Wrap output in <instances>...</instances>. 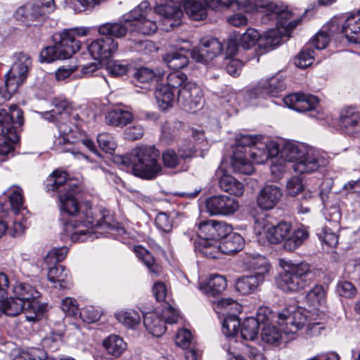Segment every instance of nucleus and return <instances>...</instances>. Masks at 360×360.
<instances>
[{"mask_svg": "<svg viewBox=\"0 0 360 360\" xmlns=\"http://www.w3.org/2000/svg\"><path fill=\"white\" fill-rule=\"evenodd\" d=\"M68 174L55 170L46 179V189L48 192H57L62 212L63 236L72 242H84L98 238L94 231L96 227L115 229L118 233H125L123 227L111 224L112 217L103 212L101 218L95 219L91 207L79 212V203L75 198L79 188L75 183L67 181Z\"/></svg>", "mask_w": 360, "mask_h": 360, "instance_id": "1", "label": "nucleus"}, {"mask_svg": "<svg viewBox=\"0 0 360 360\" xmlns=\"http://www.w3.org/2000/svg\"><path fill=\"white\" fill-rule=\"evenodd\" d=\"M262 13V21L268 24L275 22L276 27L261 35L255 29L249 27V51L256 53L257 62L259 56L278 46L283 38L290 37L291 32L301 22V17L295 14L283 4L269 2L268 0H249V13Z\"/></svg>", "mask_w": 360, "mask_h": 360, "instance_id": "2", "label": "nucleus"}, {"mask_svg": "<svg viewBox=\"0 0 360 360\" xmlns=\"http://www.w3.org/2000/svg\"><path fill=\"white\" fill-rule=\"evenodd\" d=\"M159 155L160 153L155 147L142 146L134 148L126 155H115L114 162L123 169H130L136 176L152 179L162 169L158 162Z\"/></svg>", "mask_w": 360, "mask_h": 360, "instance_id": "3", "label": "nucleus"}, {"mask_svg": "<svg viewBox=\"0 0 360 360\" xmlns=\"http://www.w3.org/2000/svg\"><path fill=\"white\" fill-rule=\"evenodd\" d=\"M241 305L231 298H223L213 302V309L219 315L224 316L221 331L224 336L233 343L240 342L241 346L246 347L248 329L245 321L240 323V320L236 315L240 313Z\"/></svg>", "mask_w": 360, "mask_h": 360, "instance_id": "4", "label": "nucleus"}, {"mask_svg": "<svg viewBox=\"0 0 360 360\" xmlns=\"http://www.w3.org/2000/svg\"><path fill=\"white\" fill-rule=\"evenodd\" d=\"M89 32L88 27L74 28L53 35L54 44L45 47L40 53L41 63H51L56 60L70 58L81 48V42L76 37H84Z\"/></svg>", "mask_w": 360, "mask_h": 360, "instance_id": "5", "label": "nucleus"}, {"mask_svg": "<svg viewBox=\"0 0 360 360\" xmlns=\"http://www.w3.org/2000/svg\"><path fill=\"white\" fill-rule=\"evenodd\" d=\"M23 123V112L18 105L0 109V161H5L6 155L13 151V145L19 140L18 128Z\"/></svg>", "mask_w": 360, "mask_h": 360, "instance_id": "6", "label": "nucleus"}, {"mask_svg": "<svg viewBox=\"0 0 360 360\" xmlns=\"http://www.w3.org/2000/svg\"><path fill=\"white\" fill-rule=\"evenodd\" d=\"M279 265L283 271L276 279V284L281 290L298 292L307 286L312 279V271L307 262L294 263L285 259H279Z\"/></svg>", "mask_w": 360, "mask_h": 360, "instance_id": "7", "label": "nucleus"}, {"mask_svg": "<svg viewBox=\"0 0 360 360\" xmlns=\"http://www.w3.org/2000/svg\"><path fill=\"white\" fill-rule=\"evenodd\" d=\"M32 66L31 57L23 52L15 53L13 55V63L6 75L5 88L7 94L5 98L17 91L18 89L27 79L29 71Z\"/></svg>", "mask_w": 360, "mask_h": 360, "instance_id": "8", "label": "nucleus"}, {"mask_svg": "<svg viewBox=\"0 0 360 360\" xmlns=\"http://www.w3.org/2000/svg\"><path fill=\"white\" fill-rule=\"evenodd\" d=\"M269 221L264 217H255L253 232L259 243H262L264 236L266 240L273 244L284 243L291 232V224L286 221H280L278 224L268 227Z\"/></svg>", "mask_w": 360, "mask_h": 360, "instance_id": "9", "label": "nucleus"}, {"mask_svg": "<svg viewBox=\"0 0 360 360\" xmlns=\"http://www.w3.org/2000/svg\"><path fill=\"white\" fill-rule=\"evenodd\" d=\"M13 292L14 295L22 301L33 312V315H27V319L30 321L39 320L45 308L38 301L41 295L40 292L29 283L23 282H16Z\"/></svg>", "mask_w": 360, "mask_h": 360, "instance_id": "10", "label": "nucleus"}, {"mask_svg": "<svg viewBox=\"0 0 360 360\" xmlns=\"http://www.w3.org/2000/svg\"><path fill=\"white\" fill-rule=\"evenodd\" d=\"M264 139V137L260 134H249V158L253 163L264 164L279 153V146L276 142L267 143Z\"/></svg>", "mask_w": 360, "mask_h": 360, "instance_id": "11", "label": "nucleus"}, {"mask_svg": "<svg viewBox=\"0 0 360 360\" xmlns=\"http://www.w3.org/2000/svg\"><path fill=\"white\" fill-rule=\"evenodd\" d=\"M308 311L300 307L290 306L278 314V323L285 334L296 333L306 324Z\"/></svg>", "mask_w": 360, "mask_h": 360, "instance_id": "12", "label": "nucleus"}, {"mask_svg": "<svg viewBox=\"0 0 360 360\" xmlns=\"http://www.w3.org/2000/svg\"><path fill=\"white\" fill-rule=\"evenodd\" d=\"M55 8L54 0H39L37 4H27L19 7L15 15L18 19L30 25L32 22L39 20L46 14L52 13Z\"/></svg>", "mask_w": 360, "mask_h": 360, "instance_id": "13", "label": "nucleus"}, {"mask_svg": "<svg viewBox=\"0 0 360 360\" xmlns=\"http://www.w3.org/2000/svg\"><path fill=\"white\" fill-rule=\"evenodd\" d=\"M176 101L185 111L195 112L202 103V92L199 86L193 82L185 83L179 89Z\"/></svg>", "mask_w": 360, "mask_h": 360, "instance_id": "14", "label": "nucleus"}, {"mask_svg": "<svg viewBox=\"0 0 360 360\" xmlns=\"http://www.w3.org/2000/svg\"><path fill=\"white\" fill-rule=\"evenodd\" d=\"M223 50L222 44L212 37H204L200 44L191 53L192 58L197 62L206 63L219 55Z\"/></svg>", "mask_w": 360, "mask_h": 360, "instance_id": "15", "label": "nucleus"}, {"mask_svg": "<svg viewBox=\"0 0 360 360\" xmlns=\"http://www.w3.org/2000/svg\"><path fill=\"white\" fill-rule=\"evenodd\" d=\"M207 212L210 215H230L239 207L238 202L233 198L219 195H213L205 202Z\"/></svg>", "mask_w": 360, "mask_h": 360, "instance_id": "16", "label": "nucleus"}, {"mask_svg": "<svg viewBox=\"0 0 360 360\" xmlns=\"http://www.w3.org/2000/svg\"><path fill=\"white\" fill-rule=\"evenodd\" d=\"M326 163V160L318 151L307 148L299 161L293 164L292 168L297 173H311L325 166Z\"/></svg>", "mask_w": 360, "mask_h": 360, "instance_id": "17", "label": "nucleus"}, {"mask_svg": "<svg viewBox=\"0 0 360 360\" xmlns=\"http://www.w3.org/2000/svg\"><path fill=\"white\" fill-rule=\"evenodd\" d=\"M117 42L110 37H102L94 40L89 46L91 56L96 60L110 58L117 51Z\"/></svg>", "mask_w": 360, "mask_h": 360, "instance_id": "18", "label": "nucleus"}, {"mask_svg": "<svg viewBox=\"0 0 360 360\" xmlns=\"http://www.w3.org/2000/svg\"><path fill=\"white\" fill-rule=\"evenodd\" d=\"M232 231L231 225L225 222L209 220L199 224V238L219 241Z\"/></svg>", "mask_w": 360, "mask_h": 360, "instance_id": "19", "label": "nucleus"}, {"mask_svg": "<svg viewBox=\"0 0 360 360\" xmlns=\"http://www.w3.org/2000/svg\"><path fill=\"white\" fill-rule=\"evenodd\" d=\"M248 136L240 135L235 139V144L232 147L231 166L236 173L247 174L248 162L246 160V148Z\"/></svg>", "mask_w": 360, "mask_h": 360, "instance_id": "20", "label": "nucleus"}, {"mask_svg": "<svg viewBox=\"0 0 360 360\" xmlns=\"http://www.w3.org/2000/svg\"><path fill=\"white\" fill-rule=\"evenodd\" d=\"M283 102L289 108L297 112L311 111L319 103L316 96L302 93H295L283 98Z\"/></svg>", "mask_w": 360, "mask_h": 360, "instance_id": "21", "label": "nucleus"}, {"mask_svg": "<svg viewBox=\"0 0 360 360\" xmlns=\"http://www.w3.org/2000/svg\"><path fill=\"white\" fill-rule=\"evenodd\" d=\"M154 12L167 20L171 27L183 15L179 4L173 0H160L154 7Z\"/></svg>", "mask_w": 360, "mask_h": 360, "instance_id": "22", "label": "nucleus"}, {"mask_svg": "<svg viewBox=\"0 0 360 360\" xmlns=\"http://www.w3.org/2000/svg\"><path fill=\"white\" fill-rule=\"evenodd\" d=\"M283 193L281 189L274 185H266L259 192L257 203L262 210H271L280 201Z\"/></svg>", "mask_w": 360, "mask_h": 360, "instance_id": "23", "label": "nucleus"}, {"mask_svg": "<svg viewBox=\"0 0 360 360\" xmlns=\"http://www.w3.org/2000/svg\"><path fill=\"white\" fill-rule=\"evenodd\" d=\"M338 30L349 41L360 44V10L356 13L348 16L341 25H339Z\"/></svg>", "mask_w": 360, "mask_h": 360, "instance_id": "24", "label": "nucleus"}, {"mask_svg": "<svg viewBox=\"0 0 360 360\" xmlns=\"http://www.w3.org/2000/svg\"><path fill=\"white\" fill-rule=\"evenodd\" d=\"M208 0H183L182 6L186 15L192 20L199 21L205 19L211 10Z\"/></svg>", "mask_w": 360, "mask_h": 360, "instance_id": "25", "label": "nucleus"}, {"mask_svg": "<svg viewBox=\"0 0 360 360\" xmlns=\"http://www.w3.org/2000/svg\"><path fill=\"white\" fill-rule=\"evenodd\" d=\"M151 13L149 1H141L134 8L123 15L124 22L128 24L131 32L139 24L147 18Z\"/></svg>", "mask_w": 360, "mask_h": 360, "instance_id": "26", "label": "nucleus"}, {"mask_svg": "<svg viewBox=\"0 0 360 360\" xmlns=\"http://www.w3.org/2000/svg\"><path fill=\"white\" fill-rule=\"evenodd\" d=\"M219 174H221V176L219 177L218 184L222 191L237 196L243 195L245 187L240 181L231 174L224 172L220 167L217 170V174L219 175Z\"/></svg>", "mask_w": 360, "mask_h": 360, "instance_id": "27", "label": "nucleus"}, {"mask_svg": "<svg viewBox=\"0 0 360 360\" xmlns=\"http://www.w3.org/2000/svg\"><path fill=\"white\" fill-rule=\"evenodd\" d=\"M68 117V115L67 116ZM68 117L64 120H67ZM62 118L57 122V127L58 130V136L53 141V148L57 149L63 148V146L74 143L76 138V129L70 126V123L62 121Z\"/></svg>", "mask_w": 360, "mask_h": 360, "instance_id": "28", "label": "nucleus"}, {"mask_svg": "<svg viewBox=\"0 0 360 360\" xmlns=\"http://www.w3.org/2000/svg\"><path fill=\"white\" fill-rule=\"evenodd\" d=\"M23 310L28 313L32 311L30 308L15 296L14 297H10L4 299V296L2 295L0 298V314L4 313L9 316H15L20 314Z\"/></svg>", "mask_w": 360, "mask_h": 360, "instance_id": "29", "label": "nucleus"}, {"mask_svg": "<svg viewBox=\"0 0 360 360\" xmlns=\"http://www.w3.org/2000/svg\"><path fill=\"white\" fill-rule=\"evenodd\" d=\"M188 51V47H182L176 51L168 52L163 56V60L170 69L179 70L184 68L189 61L186 54Z\"/></svg>", "mask_w": 360, "mask_h": 360, "instance_id": "30", "label": "nucleus"}, {"mask_svg": "<svg viewBox=\"0 0 360 360\" xmlns=\"http://www.w3.org/2000/svg\"><path fill=\"white\" fill-rule=\"evenodd\" d=\"M195 152L191 144H188L185 148L181 147L176 154L173 150H167L162 153V160L167 167L174 168L179 163L180 158L186 159L191 157Z\"/></svg>", "mask_w": 360, "mask_h": 360, "instance_id": "31", "label": "nucleus"}, {"mask_svg": "<svg viewBox=\"0 0 360 360\" xmlns=\"http://www.w3.org/2000/svg\"><path fill=\"white\" fill-rule=\"evenodd\" d=\"M285 89V85L283 79H280L278 76L270 78L262 88H257L255 91H249V100L252 96H256L257 93L263 96L265 94L270 96H277V95Z\"/></svg>", "mask_w": 360, "mask_h": 360, "instance_id": "32", "label": "nucleus"}, {"mask_svg": "<svg viewBox=\"0 0 360 360\" xmlns=\"http://www.w3.org/2000/svg\"><path fill=\"white\" fill-rule=\"evenodd\" d=\"M272 316V312L269 307H259L255 312V315L249 316V328H251V333L249 334V340H253L259 333V326L269 321Z\"/></svg>", "mask_w": 360, "mask_h": 360, "instance_id": "33", "label": "nucleus"}, {"mask_svg": "<svg viewBox=\"0 0 360 360\" xmlns=\"http://www.w3.org/2000/svg\"><path fill=\"white\" fill-rule=\"evenodd\" d=\"M338 29L339 24L337 20H332L328 25L323 27V30L311 39L310 44L318 50L326 48L330 40V36L333 35L335 31Z\"/></svg>", "mask_w": 360, "mask_h": 360, "instance_id": "34", "label": "nucleus"}, {"mask_svg": "<svg viewBox=\"0 0 360 360\" xmlns=\"http://www.w3.org/2000/svg\"><path fill=\"white\" fill-rule=\"evenodd\" d=\"M128 31L130 32V27L124 22L123 15L118 22H106L98 27L100 34L110 37H122Z\"/></svg>", "mask_w": 360, "mask_h": 360, "instance_id": "35", "label": "nucleus"}, {"mask_svg": "<svg viewBox=\"0 0 360 360\" xmlns=\"http://www.w3.org/2000/svg\"><path fill=\"white\" fill-rule=\"evenodd\" d=\"M48 279L54 283V287L59 290L67 288L70 285L69 272L64 266L56 265L49 268Z\"/></svg>", "mask_w": 360, "mask_h": 360, "instance_id": "36", "label": "nucleus"}, {"mask_svg": "<svg viewBox=\"0 0 360 360\" xmlns=\"http://www.w3.org/2000/svg\"><path fill=\"white\" fill-rule=\"evenodd\" d=\"M195 251L206 257L218 258L221 254L220 241L199 238L196 242Z\"/></svg>", "mask_w": 360, "mask_h": 360, "instance_id": "37", "label": "nucleus"}, {"mask_svg": "<svg viewBox=\"0 0 360 360\" xmlns=\"http://www.w3.org/2000/svg\"><path fill=\"white\" fill-rule=\"evenodd\" d=\"M15 219L13 221V226L9 229L7 223L0 220V238L8 230L10 234L13 237L21 236L27 228V220L25 217V213H13Z\"/></svg>", "mask_w": 360, "mask_h": 360, "instance_id": "38", "label": "nucleus"}, {"mask_svg": "<svg viewBox=\"0 0 360 360\" xmlns=\"http://www.w3.org/2000/svg\"><path fill=\"white\" fill-rule=\"evenodd\" d=\"M134 119L133 114L122 109H115L109 111L105 117V123L113 127H123Z\"/></svg>", "mask_w": 360, "mask_h": 360, "instance_id": "39", "label": "nucleus"}, {"mask_svg": "<svg viewBox=\"0 0 360 360\" xmlns=\"http://www.w3.org/2000/svg\"><path fill=\"white\" fill-rule=\"evenodd\" d=\"M155 97L160 108L162 110L172 108L176 102L175 91L164 84H160L156 88Z\"/></svg>", "mask_w": 360, "mask_h": 360, "instance_id": "40", "label": "nucleus"}, {"mask_svg": "<svg viewBox=\"0 0 360 360\" xmlns=\"http://www.w3.org/2000/svg\"><path fill=\"white\" fill-rule=\"evenodd\" d=\"M307 148L303 145L288 142L281 150L279 149L280 156L286 162H297L304 155Z\"/></svg>", "mask_w": 360, "mask_h": 360, "instance_id": "41", "label": "nucleus"}, {"mask_svg": "<svg viewBox=\"0 0 360 360\" xmlns=\"http://www.w3.org/2000/svg\"><path fill=\"white\" fill-rule=\"evenodd\" d=\"M68 102L66 100L56 99L53 101V108L49 111L40 112V116L49 122L59 120V116L62 119L67 117L68 112Z\"/></svg>", "mask_w": 360, "mask_h": 360, "instance_id": "42", "label": "nucleus"}, {"mask_svg": "<svg viewBox=\"0 0 360 360\" xmlns=\"http://www.w3.org/2000/svg\"><path fill=\"white\" fill-rule=\"evenodd\" d=\"M146 330L154 336H160L166 330L165 323L157 313H147L143 316Z\"/></svg>", "mask_w": 360, "mask_h": 360, "instance_id": "43", "label": "nucleus"}, {"mask_svg": "<svg viewBox=\"0 0 360 360\" xmlns=\"http://www.w3.org/2000/svg\"><path fill=\"white\" fill-rule=\"evenodd\" d=\"M244 246L243 237L236 233H230L220 242L221 253L225 255L233 254L240 251Z\"/></svg>", "mask_w": 360, "mask_h": 360, "instance_id": "44", "label": "nucleus"}, {"mask_svg": "<svg viewBox=\"0 0 360 360\" xmlns=\"http://www.w3.org/2000/svg\"><path fill=\"white\" fill-rule=\"evenodd\" d=\"M156 78L157 75L152 69L141 67L134 72L133 82L135 86L146 91Z\"/></svg>", "mask_w": 360, "mask_h": 360, "instance_id": "45", "label": "nucleus"}, {"mask_svg": "<svg viewBox=\"0 0 360 360\" xmlns=\"http://www.w3.org/2000/svg\"><path fill=\"white\" fill-rule=\"evenodd\" d=\"M103 346L108 354L115 357L120 356L127 349V343L116 335H111L105 338Z\"/></svg>", "mask_w": 360, "mask_h": 360, "instance_id": "46", "label": "nucleus"}, {"mask_svg": "<svg viewBox=\"0 0 360 360\" xmlns=\"http://www.w3.org/2000/svg\"><path fill=\"white\" fill-rule=\"evenodd\" d=\"M8 191L9 192L8 198L9 203L13 213H27L24 207L23 191L18 186L13 185L11 186Z\"/></svg>", "mask_w": 360, "mask_h": 360, "instance_id": "47", "label": "nucleus"}, {"mask_svg": "<svg viewBox=\"0 0 360 360\" xmlns=\"http://www.w3.org/2000/svg\"><path fill=\"white\" fill-rule=\"evenodd\" d=\"M306 302L314 309H319L326 303V292L321 285H316L306 295Z\"/></svg>", "mask_w": 360, "mask_h": 360, "instance_id": "48", "label": "nucleus"}, {"mask_svg": "<svg viewBox=\"0 0 360 360\" xmlns=\"http://www.w3.org/2000/svg\"><path fill=\"white\" fill-rule=\"evenodd\" d=\"M269 270L267 259L261 255L249 257V273L257 274L258 281H261Z\"/></svg>", "mask_w": 360, "mask_h": 360, "instance_id": "49", "label": "nucleus"}, {"mask_svg": "<svg viewBox=\"0 0 360 360\" xmlns=\"http://www.w3.org/2000/svg\"><path fill=\"white\" fill-rule=\"evenodd\" d=\"M227 285L224 276L214 274L209 279L207 286L204 287L202 283L200 284V289L212 295H217L226 289Z\"/></svg>", "mask_w": 360, "mask_h": 360, "instance_id": "50", "label": "nucleus"}, {"mask_svg": "<svg viewBox=\"0 0 360 360\" xmlns=\"http://www.w3.org/2000/svg\"><path fill=\"white\" fill-rule=\"evenodd\" d=\"M309 237V232L304 228H298L290 232V235L284 243V248L288 251H293L300 246Z\"/></svg>", "mask_w": 360, "mask_h": 360, "instance_id": "51", "label": "nucleus"}, {"mask_svg": "<svg viewBox=\"0 0 360 360\" xmlns=\"http://www.w3.org/2000/svg\"><path fill=\"white\" fill-rule=\"evenodd\" d=\"M115 317L119 322L129 328H134L141 320V314L133 309L118 311L115 314Z\"/></svg>", "mask_w": 360, "mask_h": 360, "instance_id": "52", "label": "nucleus"}, {"mask_svg": "<svg viewBox=\"0 0 360 360\" xmlns=\"http://www.w3.org/2000/svg\"><path fill=\"white\" fill-rule=\"evenodd\" d=\"M238 11L227 18L228 22L234 27H243L248 24V0L237 1Z\"/></svg>", "mask_w": 360, "mask_h": 360, "instance_id": "53", "label": "nucleus"}, {"mask_svg": "<svg viewBox=\"0 0 360 360\" xmlns=\"http://www.w3.org/2000/svg\"><path fill=\"white\" fill-rule=\"evenodd\" d=\"M134 252L137 257L146 265L150 273L158 274L159 268L155 263L153 256L142 246H136Z\"/></svg>", "mask_w": 360, "mask_h": 360, "instance_id": "54", "label": "nucleus"}, {"mask_svg": "<svg viewBox=\"0 0 360 360\" xmlns=\"http://www.w3.org/2000/svg\"><path fill=\"white\" fill-rule=\"evenodd\" d=\"M157 20L153 18L152 13L143 20L142 22L131 31L143 35H151L158 30Z\"/></svg>", "mask_w": 360, "mask_h": 360, "instance_id": "55", "label": "nucleus"}, {"mask_svg": "<svg viewBox=\"0 0 360 360\" xmlns=\"http://www.w3.org/2000/svg\"><path fill=\"white\" fill-rule=\"evenodd\" d=\"M248 28L242 34L239 32H233V35L228 41L227 49L231 53H233L237 51L238 46H241L244 49H248Z\"/></svg>", "mask_w": 360, "mask_h": 360, "instance_id": "56", "label": "nucleus"}, {"mask_svg": "<svg viewBox=\"0 0 360 360\" xmlns=\"http://www.w3.org/2000/svg\"><path fill=\"white\" fill-rule=\"evenodd\" d=\"M188 82L186 74L179 71H174L167 76V82L164 85L168 86L169 88L175 91L177 88L181 89L185 83Z\"/></svg>", "mask_w": 360, "mask_h": 360, "instance_id": "57", "label": "nucleus"}, {"mask_svg": "<svg viewBox=\"0 0 360 360\" xmlns=\"http://www.w3.org/2000/svg\"><path fill=\"white\" fill-rule=\"evenodd\" d=\"M359 121V115L353 108L346 109L341 113L340 122L342 127H354L358 124Z\"/></svg>", "mask_w": 360, "mask_h": 360, "instance_id": "58", "label": "nucleus"}, {"mask_svg": "<svg viewBox=\"0 0 360 360\" xmlns=\"http://www.w3.org/2000/svg\"><path fill=\"white\" fill-rule=\"evenodd\" d=\"M68 252V248L65 246L58 248H53L51 251H49L44 257V262L47 265L56 264L61 261H63Z\"/></svg>", "mask_w": 360, "mask_h": 360, "instance_id": "59", "label": "nucleus"}, {"mask_svg": "<svg viewBox=\"0 0 360 360\" xmlns=\"http://www.w3.org/2000/svg\"><path fill=\"white\" fill-rule=\"evenodd\" d=\"M314 59V51L309 47L305 46L295 58V63L300 68H306L313 63Z\"/></svg>", "mask_w": 360, "mask_h": 360, "instance_id": "60", "label": "nucleus"}, {"mask_svg": "<svg viewBox=\"0 0 360 360\" xmlns=\"http://www.w3.org/2000/svg\"><path fill=\"white\" fill-rule=\"evenodd\" d=\"M281 332L274 326H265L262 331L261 337L264 342L274 344L281 338Z\"/></svg>", "mask_w": 360, "mask_h": 360, "instance_id": "61", "label": "nucleus"}, {"mask_svg": "<svg viewBox=\"0 0 360 360\" xmlns=\"http://www.w3.org/2000/svg\"><path fill=\"white\" fill-rule=\"evenodd\" d=\"M101 314L100 309L93 306H87L80 310L79 317L84 322L91 323L97 321L100 319Z\"/></svg>", "mask_w": 360, "mask_h": 360, "instance_id": "62", "label": "nucleus"}, {"mask_svg": "<svg viewBox=\"0 0 360 360\" xmlns=\"http://www.w3.org/2000/svg\"><path fill=\"white\" fill-rule=\"evenodd\" d=\"M269 159L271 160L270 165L271 175L276 179H281L286 169V161L281 156L277 157V155Z\"/></svg>", "mask_w": 360, "mask_h": 360, "instance_id": "63", "label": "nucleus"}, {"mask_svg": "<svg viewBox=\"0 0 360 360\" xmlns=\"http://www.w3.org/2000/svg\"><path fill=\"white\" fill-rule=\"evenodd\" d=\"M97 142L99 147L103 151L111 153L116 148L115 139L108 133H101L97 136Z\"/></svg>", "mask_w": 360, "mask_h": 360, "instance_id": "64", "label": "nucleus"}]
</instances>
